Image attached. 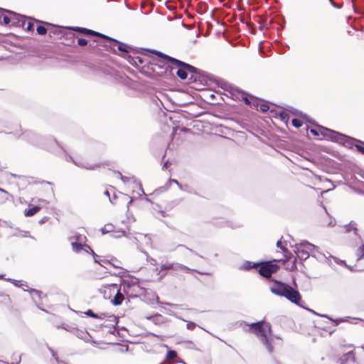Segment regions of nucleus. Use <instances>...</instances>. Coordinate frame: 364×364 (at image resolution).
<instances>
[{"label":"nucleus","instance_id":"obj_1","mask_svg":"<svg viewBox=\"0 0 364 364\" xmlns=\"http://www.w3.org/2000/svg\"><path fill=\"white\" fill-rule=\"evenodd\" d=\"M242 323L248 326V328L245 329V331L255 334L269 353L273 352L274 347L272 346V338L271 337L272 329L269 323L260 321L250 324L244 321Z\"/></svg>","mask_w":364,"mask_h":364},{"label":"nucleus","instance_id":"obj_2","mask_svg":"<svg viewBox=\"0 0 364 364\" xmlns=\"http://www.w3.org/2000/svg\"><path fill=\"white\" fill-rule=\"evenodd\" d=\"M310 132L314 136L322 135L328 139H331L349 148L352 147L354 144V142L356 141L353 138L323 127L322 126H318L317 128L311 129Z\"/></svg>","mask_w":364,"mask_h":364},{"label":"nucleus","instance_id":"obj_3","mask_svg":"<svg viewBox=\"0 0 364 364\" xmlns=\"http://www.w3.org/2000/svg\"><path fill=\"white\" fill-rule=\"evenodd\" d=\"M270 291L274 294L284 296L291 302L302 306L299 302L301 299V296L299 291L294 289L290 285L280 281L275 280L273 286L270 287Z\"/></svg>","mask_w":364,"mask_h":364},{"label":"nucleus","instance_id":"obj_4","mask_svg":"<svg viewBox=\"0 0 364 364\" xmlns=\"http://www.w3.org/2000/svg\"><path fill=\"white\" fill-rule=\"evenodd\" d=\"M151 52L154 53L155 55H156L158 57L161 58V59L171 63L173 65H175L179 68L186 69V70L189 71L190 73H199L200 72V70H198L197 68H196L190 64H188L185 62H183L180 60H178L176 58L171 57V56H169L165 53H163L160 51H158L156 50H151Z\"/></svg>","mask_w":364,"mask_h":364},{"label":"nucleus","instance_id":"obj_5","mask_svg":"<svg viewBox=\"0 0 364 364\" xmlns=\"http://www.w3.org/2000/svg\"><path fill=\"white\" fill-rule=\"evenodd\" d=\"M112 40H107L109 42L105 43V46H108L111 48L112 52L117 55H120L124 58H128L129 46L119 41L111 38Z\"/></svg>","mask_w":364,"mask_h":364},{"label":"nucleus","instance_id":"obj_6","mask_svg":"<svg viewBox=\"0 0 364 364\" xmlns=\"http://www.w3.org/2000/svg\"><path fill=\"white\" fill-rule=\"evenodd\" d=\"M259 263L261 264L258 267V272L261 276L266 278L271 277L272 274L275 273L279 269V266L271 261L260 262Z\"/></svg>","mask_w":364,"mask_h":364},{"label":"nucleus","instance_id":"obj_7","mask_svg":"<svg viewBox=\"0 0 364 364\" xmlns=\"http://www.w3.org/2000/svg\"><path fill=\"white\" fill-rule=\"evenodd\" d=\"M297 252L301 254L302 257L307 259L310 256V252L318 250V247L309 242L308 241H302L296 245Z\"/></svg>","mask_w":364,"mask_h":364},{"label":"nucleus","instance_id":"obj_8","mask_svg":"<svg viewBox=\"0 0 364 364\" xmlns=\"http://www.w3.org/2000/svg\"><path fill=\"white\" fill-rule=\"evenodd\" d=\"M30 141L32 144L37 145V146H45L46 148L48 149H52L53 147L56 146L63 150V148L60 146V144L55 139H50L49 141H50L51 146H47L44 142V139L41 137L37 136L36 134H32V138L30 139Z\"/></svg>","mask_w":364,"mask_h":364},{"label":"nucleus","instance_id":"obj_9","mask_svg":"<svg viewBox=\"0 0 364 364\" xmlns=\"http://www.w3.org/2000/svg\"><path fill=\"white\" fill-rule=\"evenodd\" d=\"M70 28L71 30H73V31L79 32L80 33L100 37V38H104L105 40H112L111 37H109L108 36H106L105 34L100 33L99 32H97V31H92L91 29L86 28H82V27H71Z\"/></svg>","mask_w":364,"mask_h":364},{"label":"nucleus","instance_id":"obj_10","mask_svg":"<svg viewBox=\"0 0 364 364\" xmlns=\"http://www.w3.org/2000/svg\"><path fill=\"white\" fill-rule=\"evenodd\" d=\"M25 16L20 15L14 11L11 13V26L24 28Z\"/></svg>","mask_w":364,"mask_h":364},{"label":"nucleus","instance_id":"obj_11","mask_svg":"<svg viewBox=\"0 0 364 364\" xmlns=\"http://www.w3.org/2000/svg\"><path fill=\"white\" fill-rule=\"evenodd\" d=\"M66 160L67 161L70 160L77 166L80 167V168H86V169H89V170H95V168H98L100 166V165L97 164H90L88 162H85V161H79V160H75L70 156H68L67 157Z\"/></svg>","mask_w":364,"mask_h":364},{"label":"nucleus","instance_id":"obj_12","mask_svg":"<svg viewBox=\"0 0 364 364\" xmlns=\"http://www.w3.org/2000/svg\"><path fill=\"white\" fill-rule=\"evenodd\" d=\"M171 270H173L176 272H198V274H208V273L207 272H199V271H196L193 269H191L189 267H188L187 266H185L182 264H180V263H178V262H173L172 263V265H171Z\"/></svg>","mask_w":364,"mask_h":364},{"label":"nucleus","instance_id":"obj_13","mask_svg":"<svg viewBox=\"0 0 364 364\" xmlns=\"http://www.w3.org/2000/svg\"><path fill=\"white\" fill-rule=\"evenodd\" d=\"M123 285H124V291H125V287L126 286L127 287H130L131 286L136 285L139 288V293L140 294H144L146 291V289L145 288L139 287V279H138L136 277H132L130 278V280H128V281L124 280L123 281Z\"/></svg>","mask_w":364,"mask_h":364},{"label":"nucleus","instance_id":"obj_14","mask_svg":"<svg viewBox=\"0 0 364 364\" xmlns=\"http://www.w3.org/2000/svg\"><path fill=\"white\" fill-rule=\"evenodd\" d=\"M261 263L259 262H253L250 261H245L244 263L240 267V270L249 271L253 268H257Z\"/></svg>","mask_w":364,"mask_h":364},{"label":"nucleus","instance_id":"obj_15","mask_svg":"<svg viewBox=\"0 0 364 364\" xmlns=\"http://www.w3.org/2000/svg\"><path fill=\"white\" fill-rule=\"evenodd\" d=\"M127 58L129 63L134 66H139L144 63V58L140 56L132 57L129 55Z\"/></svg>","mask_w":364,"mask_h":364},{"label":"nucleus","instance_id":"obj_16","mask_svg":"<svg viewBox=\"0 0 364 364\" xmlns=\"http://www.w3.org/2000/svg\"><path fill=\"white\" fill-rule=\"evenodd\" d=\"M311 255L312 257H315L318 261H325L327 262V260H328V256L326 254H323L319 250H314Z\"/></svg>","mask_w":364,"mask_h":364},{"label":"nucleus","instance_id":"obj_17","mask_svg":"<svg viewBox=\"0 0 364 364\" xmlns=\"http://www.w3.org/2000/svg\"><path fill=\"white\" fill-rule=\"evenodd\" d=\"M123 300H124V296L120 292V291L118 290L117 294H115L114 299L112 300V303L114 306H119L120 304H122Z\"/></svg>","mask_w":364,"mask_h":364},{"label":"nucleus","instance_id":"obj_18","mask_svg":"<svg viewBox=\"0 0 364 364\" xmlns=\"http://www.w3.org/2000/svg\"><path fill=\"white\" fill-rule=\"evenodd\" d=\"M306 309L308 311H311V313L316 314V315H318V316H320L321 317H325V318H328L329 320H331L334 323V326H338L339 323H342V318H341L333 319V318L329 317L326 314H317L316 312H315L312 309Z\"/></svg>","mask_w":364,"mask_h":364},{"label":"nucleus","instance_id":"obj_19","mask_svg":"<svg viewBox=\"0 0 364 364\" xmlns=\"http://www.w3.org/2000/svg\"><path fill=\"white\" fill-rule=\"evenodd\" d=\"M11 11L6 10L2 19L4 25H10L11 26Z\"/></svg>","mask_w":364,"mask_h":364},{"label":"nucleus","instance_id":"obj_20","mask_svg":"<svg viewBox=\"0 0 364 364\" xmlns=\"http://www.w3.org/2000/svg\"><path fill=\"white\" fill-rule=\"evenodd\" d=\"M41 208L39 206H33L32 208L29 209H26L24 211V214L27 217H31L34 215L36 213H37L40 210Z\"/></svg>","mask_w":364,"mask_h":364},{"label":"nucleus","instance_id":"obj_21","mask_svg":"<svg viewBox=\"0 0 364 364\" xmlns=\"http://www.w3.org/2000/svg\"><path fill=\"white\" fill-rule=\"evenodd\" d=\"M26 31L32 32L34 31V23L31 19H28L25 17V27L23 28Z\"/></svg>","mask_w":364,"mask_h":364},{"label":"nucleus","instance_id":"obj_22","mask_svg":"<svg viewBox=\"0 0 364 364\" xmlns=\"http://www.w3.org/2000/svg\"><path fill=\"white\" fill-rule=\"evenodd\" d=\"M345 230L346 232H349L351 230H353L354 233L357 235L358 228L356 223L351 221L348 225L345 226Z\"/></svg>","mask_w":364,"mask_h":364},{"label":"nucleus","instance_id":"obj_23","mask_svg":"<svg viewBox=\"0 0 364 364\" xmlns=\"http://www.w3.org/2000/svg\"><path fill=\"white\" fill-rule=\"evenodd\" d=\"M73 333L77 338L81 339L85 338V335L87 334V331L78 329L76 326L75 327Z\"/></svg>","mask_w":364,"mask_h":364},{"label":"nucleus","instance_id":"obj_24","mask_svg":"<svg viewBox=\"0 0 364 364\" xmlns=\"http://www.w3.org/2000/svg\"><path fill=\"white\" fill-rule=\"evenodd\" d=\"M277 247L278 248H280L281 250H282L285 254V257H287V259H290V256L291 255V253L286 248L284 247L283 245H282V242L281 240H278L277 242Z\"/></svg>","mask_w":364,"mask_h":364},{"label":"nucleus","instance_id":"obj_25","mask_svg":"<svg viewBox=\"0 0 364 364\" xmlns=\"http://www.w3.org/2000/svg\"><path fill=\"white\" fill-rule=\"evenodd\" d=\"M177 76L181 80H185L187 78V70L185 68H180L176 72Z\"/></svg>","mask_w":364,"mask_h":364},{"label":"nucleus","instance_id":"obj_26","mask_svg":"<svg viewBox=\"0 0 364 364\" xmlns=\"http://www.w3.org/2000/svg\"><path fill=\"white\" fill-rule=\"evenodd\" d=\"M114 231V225L111 223L106 224L102 229L101 232L102 234L112 232Z\"/></svg>","mask_w":364,"mask_h":364},{"label":"nucleus","instance_id":"obj_27","mask_svg":"<svg viewBox=\"0 0 364 364\" xmlns=\"http://www.w3.org/2000/svg\"><path fill=\"white\" fill-rule=\"evenodd\" d=\"M71 246H72L73 250L76 253L80 252L83 249L81 243L77 242H71Z\"/></svg>","mask_w":364,"mask_h":364},{"label":"nucleus","instance_id":"obj_28","mask_svg":"<svg viewBox=\"0 0 364 364\" xmlns=\"http://www.w3.org/2000/svg\"><path fill=\"white\" fill-rule=\"evenodd\" d=\"M85 247H86L88 250L85 249V250L87 252H89V253L92 254V256H93V257H94L95 262V263L99 264L100 266H103V264H101V263L97 260V257H99V256L95 253V252L92 250V249L90 246H88V245H86Z\"/></svg>","mask_w":364,"mask_h":364},{"label":"nucleus","instance_id":"obj_29","mask_svg":"<svg viewBox=\"0 0 364 364\" xmlns=\"http://www.w3.org/2000/svg\"><path fill=\"white\" fill-rule=\"evenodd\" d=\"M75 326L74 325H68V324H66V323H63L61 326H58L57 328H63L68 332H70L73 333V330L75 328Z\"/></svg>","mask_w":364,"mask_h":364},{"label":"nucleus","instance_id":"obj_30","mask_svg":"<svg viewBox=\"0 0 364 364\" xmlns=\"http://www.w3.org/2000/svg\"><path fill=\"white\" fill-rule=\"evenodd\" d=\"M85 314L89 317H92V318H100V319L103 318V316H102L103 314H101V315L97 314L94 313V311L91 309L87 310Z\"/></svg>","mask_w":364,"mask_h":364},{"label":"nucleus","instance_id":"obj_31","mask_svg":"<svg viewBox=\"0 0 364 364\" xmlns=\"http://www.w3.org/2000/svg\"><path fill=\"white\" fill-rule=\"evenodd\" d=\"M358 260L364 258V244L360 245L357 250Z\"/></svg>","mask_w":364,"mask_h":364},{"label":"nucleus","instance_id":"obj_32","mask_svg":"<svg viewBox=\"0 0 364 364\" xmlns=\"http://www.w3.org/2000/svg\"><path fill=\"white\" fill-rule=\"evenodd\" d=\"M169 188H170L169 184H168L166 183L164 186L158 188L154 191V193H156V194H159V193H164V192L166 191L167 190H168Z\"/></svg>","mask_w":364,"mask_h":364},{"label":"nucleus","instance_id":"obj_33","mask_svg":"<svg viewBox=\"0 0 364 364\" xmlns=\"http://www.w3.org/2000/svg\"><path fill=\"white\" fill-rule=\"evenodd\" d=\"M25 291H28L31 296L33 294H35L39 299L41 298L42 292L39 290L34 289H23Z\"/></svg>","mask_w":364,"mask_h":364},{"label":"nucleus","instance_id":"obj_34","mask_svg":"<svg viewBox=\"0 0 364 364\" xmlns=\"http://www.w3.org/2000/svg\"><path fill=\"white\" fill-rule=\"evenodd\" d=\"M37 33L39 35H45L48 31L47 28L43 25H39L36 28Z\"/></svg>","mask_w":364,"mask_h":364},{"label":"nucleus","instance_id":"obj_35","mask_svg":"<svg viewBox=\"0 0 364 364\" xmlns=\"http://www.w3.org/2000/svg\"><path fill=\"white\" fill-rule=\"evenodd\" d=\"M126 235V231L123 230H117L112 235L114 238H119Z\"/></svg>","mask_w":364,"mask_h":364},{"label":"nucleus","instance_id":"obj_36","mask_svg":"<svg viewBox=\"0 0 364 364\" xmlns=\"http://www.w3.org/2000/svg\"><path fill=\"white\" fill-rule=\"evenodd\" d=\"M163 309H164V311H163V312H164V313H165V314H168V315H170V316H175V317H176L177 318L181 319V320L184 321H186L185 319H183V318H180L179 316H178L176 315V313H174V312H173V311H171V309H165V308H163Z\"/></svg>","mask_w":364,"mask_h":364},{"label":"nucleus","instance_id":"obj_37","mask_svg":"<svg viewBox=\"0 0 364 364\" xmlns=\"http://www.w3.org/2000/svg\"><path fill=\"white\" fill-rule=\"evenodd\" d=\"M156 303L159 304H166V305H168V306H172L175 309H181L179 306L178 304H171V303H162L159 301V298L158 296H156Z\"/></svg>","mask_w":364,"mask_h":364},{"label":"nucleus","instance_id":"obj_38","mask_svg":"<svg viewBox=\"0 0 364 364\" xmlns=\"http://www.w3.org/2000/svg\"><path fill=\"white\" fill-rule=\"evenodd\" d=\"M177 356V353L175 350H168L166 353V359H173Z\"/></svg>","mask_w":364,"mask_h":364},{"label":"nucleus","instance_id":"obj_39","mask_svg":"<svg viewBox=\"0 0 364 364\" xmlns=\"http://www.w3.org/2000/svg\"><path fill=\"white\" fill-rule=\"evenodd\" d=\"M48 350H50L52 356L56 360V361L59 363V364H67L66 363L63 362V361H59L58 360V358L57 356V354L53 350V349H52L51 348H50L49 346H48Z\"/></svg>","mask_w":364,"mask_h":364},{"label":"nucleus","instance_id":"obj_40","mask_svg":"<svg viewBox=\"0 0 364 364\" xmlns=\"http://www.w3.org/2000/svg\"><path fill=\"white\" fill-rule=\"evenodd\" d=\"M172 263L166 262L161 264L160 272L164 270H171Z\"/></svg>","mask_w":364,"mask_h":364},{"label":"nucleus","instance_id":"obj_41","mask_svg":"<svg viewBox=\"0 0 364 364\" xmlns=\"http://www.w3.org/2000/svg\"><path fill=\"white\" fill-rule=\"evenodd\" d=\"M331 259H333V260L335 262V263H336V264H338V262H339V261H340V259H338V257H334V256H332V255H329V256H328V260H327V263H328L330 266L333 267V264H332V262H331Z\"/></svg>","mask_w":364,"mask_h":364},{"label":"nucleus","instance_id":"obj_42","mask_svg":"<svg viewBox=\"0 0 364 364\" xmlns=\"http://www.w3.org/2000/svg\"><path fill=\"white\" fill-rule=\"evenodd\" d=\"M291 124L296 128H299L302 125V122L299 119L294 118L291 120Z\"/></svg>","mask_w":364,"mask_h":364},{"label":"nucleus","instance_id":"obj_43","mask_svg":"<svg viewBox=\"0 0 364 364\" xmlns=\"http://www.w3.org/2000/svg\"><path fill=\"white\" fill-rule=\"evenodd\" d=\"M172 183H174L177 184V185L179 186V188H180V189H181V190L186 191V188H183V186L181 184H180L177 180L170 178V179L167 181V183H168V184H169V186H171V184Z\"/></svg>","mask_w":364,"mask_h":364},{"label":"nucleus","instance_id":"obj_44","mask_svg":"<svg viewBox=\"0 0 364 364\" xmlns=\"http://www.w3.org/2000/svg\"><path fill=\"white\" fill-rule=\"evenodd\" d=\"M342 318V322H351V320H360V321H362L364 322V320L363 319H361V318H353V317H350V316H346V317H343V318Z\"/></svg>","mask_w":364,"mask_h":364},{"label":"nucleus","instance_id":"obj_45","mask_svg":"<svg viewBox=\"0 0 364 364\" xmlns=\"http://www.w3.org/2000/svg\"><path fill=\"white\" fill-rule=\"evenodd\" d=\"M279 116L282 121H287L289 119V115L286 112H280Z\"/></svg>","mask_w":364,"mask_h":364},{"label":"nucleus","instance_id":"obj_46","mask_svg":"<svg viewBox=\"0 0 364 364\" xmlns=\"http://www.w3.org/2000/svg\"><path fill=\"white\" fill-rule=\"evenodd\" d=\"M344 356H345L346 360H350L353 363H354L355 357L352 352H349V353H346Z\"/></svg>","mask_w":364,"mask_h":364},{"label":"nucleus","instance_id":"obj_47","mask_svg":"<svg viewBox=\"0 0 364 364\" xmlns=\"http://www.w3.org/2000/svg\"><path fill=\"white\" fill-rule=\"evenodd\" d=\"M269 105L266 103H262L259 105V110L262 112H265L269 109Z\"/></svg>","mask_w":364,"mask_h":364},{"label":"nucleus","instance_id":"obj_48","mask_svg":"<svg viewBox=\"0 0 364 364\" xmlns=\"http://www.w3.org/2000/svg\"><path fill=\"white\" fill-rule=\"evenodd\" d=\"M197 324L193 321H187L186 327L188 330H193Z\"/></svg>","mask_w":364,"mask_h":364},{"label":"nucleus","instance_id":"obj_49","mask_svg":"<svg viewBox=\"0 0 364 364\" xmlns=\"http://www.w3.org/2000/svg\"><path fill=\"white\" fill-rule=\"evenodd\" d=\"M6 280L12 282L16 287H21V280H16L10 278L6 279Z\"/></svg>","mask_w":364,"mask_h":364},{"label":"nucleus","instance_id":"obj_50","mask_svg":"<svg viewBox=\"0 0 364 364\" xmlns=\"http://www.w3.org/2000/svg\"><path fill=\"white\" fill-rule=\"evenodd\" d=\"M77 43L80 46H84L87 44V41L85 38H78Z\"/></svg>","mask_w":364,"mask_h":364},{"label":"nucleus","instance_id":"obj_51","mask_svg":"<svg viewBox=\"0 0 364 364\" xmlns=\"http://www.w3.org/2000/svg\"><path fill=\"white\" fill-rule=\"evenodd\" d=\"M147 261L151 264V265H154V266H156L158 264V262L156 261V259L152 258V257H147Z\"/></svg>","mask_w":364,"mask_h":364},{"label":"nucleus","instance_id":"obj_52","mask_svg":"<svg viewBox=\"0 0 364 364\" xmlns=\"http://www.w3.org/2000/svg\"><path fill=\"white\" fill-rule=\"evenodd\" d=\"M124 274H125V272L124 270H120L117 272L111 273L112 275H114V276L119 277H124Z\"/></svg>","mask_w":364,"mask_h":364},{"label":"nucleus","instance_id":"obj_53","mask_svg":"<svg viewBox=\"0 0 364 364\" xmlns=\"http://www.w3.org/2000/svg\"><path fill=\"white\" fill-rule=\"evenodd\" d=\"M118 173L120 176L121 180L124 183L129 182L132 179L130 178L122 176V173L119 172Z\"/></svg>","mask_w":364,"mask_h":364},{"label":"nucleus","instance_id":"obj_54","mask_svg":"<svg viewBox=\"0 0 364 364\" xmlns=\"http://www.w3.org/2000/svg\"><path fill=\"white\" fill-rule=\"evenodd\" d=\"M97 260H98L101 264H103V266H102V267H105V268H106L105 264H111V261L107 260V259H97Z\"/></svg>","mask_w":364,"mask_h":364},{"label":"nucleus","instance_id":"obj_55","mask_svg":"<svg viewBox=\"0 0 364 364\" xmlns=\"http://www.w3.org/2000/svg\"><path fill=\"white\" fill-rule=\"evenodd\" d=\"M178 247H185L186 249H187L188 251H190L191 252H192L193 254L194 255H198V253L195 251H193V250L190 249L189 247H186V245H178Z\"/></svg>","mask_w":364,"mask_h":364},{"label":"nucleus","instance_id":"obj_56","mask_svg":"<svg viewBox=\"0 0 364 364\" xmlns=\"http://www.w3.org/2000/svg\"><path fill=\"white\" fill-rule=\"evenodd\" d=\"M355 147H356V149H357L359 152H360V153H362V154H364V147H363V146H360V145H358V144H356V145H355Z\"/></svg>","mask_w":364,"mask_h":364},{"label":"nucleus","instance_id":"obj_57","mask_svg":"<svg viewBox=\"0 0 364 364\" xmlns=\"http://www.w3.org/2000/svg\"><path fill=\"white\" fill-rule=\"evenodd\" d=\"M104 194L109 198V200L110 201L111 203H114L112 199L110 198V193L108 191H105L104 192Z\"/></svg>","mask_w":364,"mask_h":364},{"label":"nucleus","instance_id":"obj_58","mask_svg":"<svg viewBox=\"0 0 364 364\" xmlns=\"http://www.w3.org/2000/svg\"><path fill=\"white\" fill-rule=\"evenodd\" d=\"M6 12V9H3L0 8V23L1 22L2 17Z\"/></svg>","mask_w":364,"mask_h":364},{"label":"nucleus","instance_id":"obj_59","mask_svg":"<svg viewBox=\"0 0 364 364\" xmlns=\"http://www.w3.org/2000/svg\"><path fill=\"white\" fill-rule=\"evenodd\" d=\"M338 264H340V265H345V266L348 267V268H350V267H348V266L346 264V262H345L344 260H341V259H340V261H339V262H338Z\"/></svg>","mask_w":364,"mask_h":364},{"label":"nucleus","instance_id":"obj_60","mask_svg":"<svg viewBox=\"0 0 364 364\" xmlns=\"http://www.w3.org/2000/svg\"><path fill=\"white\" fill-rule=\"evenodd\" d=\"M0 362L4 363L5 364H18L21 362V357L19 358V360L15 363H6V362L2 361V360H0Z\"/></svg>","mask_w":364,"mask_h":364},{"label":"nucleus","instance_id":"obj_61","mask_svg":"<svg viewBox=\"0 0 364 364\" xmlns=\"http://www.w3.org/2000/svg\"><path fill=\"white\" fill-rule=\"evenodd\" d=\"M112 261H113V259H112V260H111V264H110L111 265H112V266H113L114 267H115V268H119V269H121V267H120L119 265H117V263H115V264H114V263H112Z\"/></svg>","mask_w":364,"mask_h":364},{"label":"nucleus","instance_id":"obj_62","mask_svg":"<svg viewBox=\"0 0 364 364\" xmlns=\"http://www.w3.org/2000/svg\"><path fill=\"white\" fill-rule=\"evenodd\" d=\"M21 286L28 287V284L26 282L21 280Z\"/></svg>","mask_w":364,"mask_h":364},{"label":"nucleus","instance_id":"obj_63","mask_svg":"<svg viewBox=\"0 0 364 364\" xmlns=\"http://www.w3.org/2000/svg\"><path fill=\"white\" fill-rule=\"evenodd\" d=\"M244 102H245V104L247 105H250V101L248 100V98L247 97H245L244 98Z\"/></svg>","mask_w":364,"mask_h":364},{"label":"nucleus","instance_id":"obj_64","mask_svg":"<svg viewBox=\"0 0 364 364\" xmlns=\"http://www.w3.org/2000/svg\"><path fill=\"white\" fill-rule=\"evenodd\" d=\"M168 161H166L164 163V166H163V168H163V169L166 168L168 167Z\"/></svg>","mask_w":364,"mask_h":364}]
</instances>
